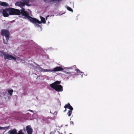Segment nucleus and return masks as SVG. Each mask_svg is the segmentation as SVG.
<instances>
[{"mask_svg": "<svg viewBox=\"0 0 134 134\" xmlns=\"http://www.w3.org/2000/svg\"><path fill=\"white\" fill-rule=\"evenodd\" d=\"M8 9L9 13L10 15H22L23 16H25V19L27 18L29 19V21L33 23L39 22L35 18H32L29 16V13L25 11V9L24 8H23V9L19 10L11 8H8Z\"/></svg>", "mask_w": 134, "mask_h": 134, "instance_id": "nucleus-1", "label": "nucleus"}, {"mask_svg": "<svg viewBox=\"0 0 134 134\" xmlns=\"http://www.w3.org/2000/svg\"><path fill=\"white\" fill-rule=\"evenodd\" d=\"M1 35L3 36H4L6 39L7 41H5L4 38L3 39V43L4 44H7L9 38V32L8 30L3 29L1 30Z\"/></svg>", "mask_w": 134, "mask_h": 134, "instance_id": "nucleus-2", "label": "nucleus"}, {"mask_svg": "<svg viewBox=\"0 0 134 134\" xmlns=\"http://www.w3.org/2000/svg\"><path fill=\"white\" fill-rule=\"evenodd\" d=\"M3 56H4V59H8V60H11L12 59L14 60H15L16 59V58L13 56L8 54H6L4 52H3Z\"/></svg>", "mask_w": 134, "mask_h": 134, "instance_id": "nucleus-3", "label": "nucleus"}, {"mask_svg": "<svg viewBox=\"0 0 134 134\" xmlns=\"http://www.w3.org/2000/svg\"><path fill=\"white\" fill-rule=\"evenodd\" d=\"M51 87L58 92H62L63 90V87L61 85H58L57 86Z\"/></svg>", "mask_w": 134, "mask_h": 134, "instance_id": "nucleus-4", "label": "nucleus"}, {"mask_svg": "<svg viewBox=\"0 0 134 134\" xmlns=\"http://www.w3.org/2000/svg\"><path fill=\"white\" fill-rule=\"evenodd\" d=\"M26 128L27 134H32L33 130L30 125L26 126Z\"/></svg>", "mask_w": 134, "mask_h": 134, "instance_id": "nucleus-5", "label": "nucleus"}, {"mask_svg": "<svg viewBox=\"0 0 134 134\" xmlns=\"http://www.w3.org/2000/svg\"><path fill=\"white\" fill-rule=\"evenodd\" d=\"M9 12L8 8L5 9L3 10L2 14L4 17H7L9 16V14L8 12Z\"/></svg>", "mask_w": 134, "mask_h": 134, "instance_id": "nucleus-6", "label": "nucleus"}, {"mask_svg": "<svg viewBox=\"0 0 134 134\" xmlns=\"http://www.w3.org/2000/svg\"><path fill=\"white\" fill-rule=\"evenodd\" d=\"M63 68L60 66H58L56 67L55 68H54L53 69V71H54L56 72L62 71H63Z\"/></svg>", "mask_w": 134, "mask_h": 134, "instance_id": "nucleus-7", "label": "nucleus"}, {"mask_svg": "<svg viewBox=\"0 0 134 134\" xmlns=\"http://www.w3.org/2000/svg\"><path fill=\"white\" fill-rule=\"evenodd\" d=\"M61 81H55L54 82L52 83L51 84H50V87H52L54 86H57L58 85H59V84L60 83Z\"/></svg>", "mask_w": 134, "mask_h": 134, "instance_id": "nucleus-8", "label": "nucleus"}, {"mask_svg": "<svg viewBox=\"0 0 134 134\" xmlns=\"http://www.w3.org/2000/svg\"><path fill=\"white\" fill-rule=\"evenodd\" d=\"M9 134H17L16 130L15 129L10 130L8 132Z\"/></svg>", "mask_w": 134, "mask_h": 134, "instance_id": "nucleus-9", "label": "nucleus"}, {"mask_svg": "<svg viewBox=\"0 0 134 134\" xmlns=\"http://www.w3.org/2000/svg\"><path fill=\"white\" fill-rule=\"evenodd\" d=\"M64 107L65 108H68L70 109L69 110H72L73 109L72 107L71 106L70 104L69 103H68L67 104H66Z\"/></svg>", "mask_w": 134, "mask_h": 134, "instance_id": "nucleus-10", "label": "nucleus"}, {"mask_svg": "<svg viewBox=\"0 0 134 134\" xmlns=\"http://www.w3.org/2000/svg\"><path fill=\"white\" fill-rule=\"evenodd\" d=\"M36 19H37V20L39 21V22H36V23H33L32 22H31H31V23H34V24H35V26H37V27H40V26L38 24H37V23H38V24H41V21H40L39 20H37V19H36V18H35Z\"/></svg>", "mask_w": 134, "mask_h": 134, "instance_id": "nucleus-11", "label": "nucleus"}, {"mask_svg": "<svg viewBox=\"0 0 134 134\" xmlns=\"http://www.w3.org/2000/svg\"><path fill=\"white\" fill-rule=\"evenodd\" d=\"M0 5L4 6H7L8 5V4L5 2H1Z\"/></svg>", "mask_w": 134, "mask_h": 134, "instance_id": "nucleus-12", "label": "nucleus"}, {"mask_svg": "<svg viewBox=\"0 0 134 134\" xmlns=\"http://www.w3.org/2000/svg\"><path fill=\"white\" fill-rule=\"evenodd\" d=\"M40 17L41 20V23L42 22L44 24L45 23L46 21L45 18L41 16H40Z\"/></svg>", "mask_w": 134, "mask_h": 134, "instance_id": "nucleus-13", "label": "nucleus"}, {"mask_svg": "<svg viewBox=\"0 0 134 134\" xmlns=\"http://www.w3.org/2000/svg\"><path fill=\"white\" fill-rule=\"evenodd\" d=\"M13 92V90H10L8 91V93L10 96L12 95V93Z\"/></svg>", "mask_w": 134, "mask_h": 134, "instance_id": "nucleus-14", "label": "nucleus"}, {"mask_svg": "<svg viewBox=\"0 0 134 134\" xmlns=\"http://www.w3.org/2000/svg\"><path fill=\"white\" fill-rule=\"evenodd\" d=\"M72 110H69L68 113L67 114H68L69 116H70L72 114Z\"/></svg>", "mask_w": 134, "mask_h": 134, "instance_id": "nucleus-15", "label": "nucleus"}, {"mask_svg": "<svg viewBox=\"0 0 134 134\" xmlns=\"http://www.w3.org/2000/svg\"><path fill=\"white\" fill-rule=\"evenodd\" d=\"M75 70L76 71L77 73H79V74H81L83 73V72L81 71L80 70L78 69H75Z\"/></svg>", "mask_w": 134, "mask_h": 134, "instance_id": "nucleus-16", "label": "nucleus"}, {"mask_svg": "<svg viewBox=\"0 0 134 134\" xmlns=\"http://www.w3.org/2000/svg\"><path fill=\"white\" fill-rule=\"evenodd\" d=\"M22 131V130H20L19 131L18 133H17V134H24V133H23Z\"/></svg>", "mask_w": 134, "mask_h": 134, "instance_id": "nucleus-17", "label": "nucleus"}, {"mask_svg": "<svg viewBox=\"0 0 134 134\" xmlns=\"http://www.w3.org/2000/svg\"><path fill=\"white\" fill-rule=\"evenodd\" d=\"M67 9L69 10V11H71V12H72L73 10L70 7H67Z\"/></svg>", "mask_w": 134, "mask_h": 134, "instance_id": "nucleus-18", "label": "nucleus"}, {"mask_svg": "<svg viewBox=\"0 0 134 134\" xmlns=\"http://www.w3.org/2000/svg\"><path fill=\"white\" fill-rule=\"evenodd\" d=\"M61 0H51V2H55L57 1L58 2H59Z\"/></svg>", "mask_w": 134, "mask_h": 134, "instance_id": "nucleus-19", "label": "nucleus"}, {"mask_svg": "<svg viewBox=\"0 0 134 134\" xmlns=\"http://www.w3.org/2000/svg\"><path fill=\"white\" fill-rule=\"evenodd\" d=\"M44 72H49L50 71H52L51 70L49 69H44Z\"/></svg>", "mask_w": 134, "mask_h": 134, "instance_id": "nucleus-20", "label": "nucleus"}, {"mask_svg": "<svg viewBox=\"0 0 134 134\" xmlns=\"http://www.w3.org/2000/svg\"><path fill=\"white\" fill-rule=\"evenodd\" d=\"M4 52L3 51H0V54L2 56H3V52Z\"/></svg>", "mask_w": 134, "mask_h": 134, "instance_id": "nucleus-21", "label": "nucleus"}, {"mask_svg": "<svg viewBox=\"0 0 134 134\" xmlns=\"http://www.w3.org/2000/svg\"><path fill=\"white\" fill-rule=\"evenodd\" d=\"M20 4L21 5H22V6H24L25 5V3H23V2H20Z\"/></svg>", "mask_w": 134, "mask_h": 134, "instance_id": "nucleus-22", "label": "nucleus"}, {"mask_svg": "<svg viewBox=\"0 0 134 134\" xmlns=\"http://www.w3.org/2000/svg\"><path fill=\"white\" fill-rule=\"evenodd\" d=\"M57 111H55L53 113V114L54 115H57Z\"/></svg>", "mask_w": 134, "mask_h": 134, "instance_id": "nucleus-23", "label": "nucleus"}, {"mask_svg": "<svg viewBox=\"0 0 134 134\" xmlns=\"http://www.w3.org/2000/svg\"><path fill=\"white\" fill-rule=\"evenodd\" d=\"M70 124L71 125V124H72L73 125L74 124V122L72 121H71L70 122Z\"/></svg>", "mask_w": 134, "mask_h": 134, "instance_id": "nucleus-24", "label": "nucleus"}, {"mask_svg": "<svg viewBox=\"0 0 134 134\" xmlns=\"http://www.w3.org/2000/svg\"><path fill=\"white\" fill-rule=\"evenodd\" d=\"M3 129V127L0 126V129Z\"/></svg>", "mask_w": 134, "mask_h": 134, "instance_id": "nucleus-25", "label": "nucleus"}, {"mask_svg": "<svg viewBox=\"0 0 134 134\" xmlns=\"http://www.w3.org/2000/svg\"><path fill=\"white\" fill-rule=\"evenodd\" d=\"M49 16V15H47V18H46V19H47V18Z\"/></svg>", "mask_w": 134, "mask_h": 134, "instance_id": "nucleus-26", "label": "nucleus"}, {"mask_svg": "<svg viewBox=\"0 0 134 134\" xmlns=\"http://www.w3.org/2000/svg\"><path fill=\"white\" fill-rule=\"evenodd\" d=\"M66 108H65V110L63 112H65L66 111Z\"/></svg>", "mask_w": 134, "mask_h": 134, "instance_id": "nucleus-27", "label": "nucleus"}, {"mask_svg": "<svg viewBox=\"0 0 134 134\" xmlns=\"http://www.w3.org/2000/svg\"><path fill=\"white\" fill-rule=\"evenodd\" d=\"M29 111H31V112H33V111L32 110H29Z\"/></svg>", "mask_w": 134, "mask_h": 134, "instance_id": "nucleus-28", "label": "nucleus"}, {"mask_svg": "<svg viewBox=\"0 0 134 134\" xmlns=\"http://www.w3.org/2000/svg\"><path fill=\"white\" fill-rule=\"evenodd\" d=\"M50 113H52L51 112H50Z\"/></svg>", "mask_w": 134, "mask_h": 134, "instance_id": "nucleus-29", "label": "nucleus"}]
</instances>
